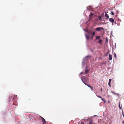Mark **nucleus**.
<instances>
[{
  "label": "nucleus",
  "mask_w": 124,
  "mask_h": 124,
  "mask_svg": "<svg viewBox=\"0 0 124 124\" xmlns=\"http://www.w3.org/2000/svg\"><path fill=\"white\" fill-rule=\"evenodd\" d=\"M119 108H120V109H122V108L120 106V102H119Z\"/></svg>",
  "instance_id": "a211bd4d"
},
{
  "label": "nucleus",
  "mask_w": 124,
  "mask_h": 124,
  "mask_svg": "<svg viewBox=\"0 0 124 124\" xmlns=\"http://www.w3.org/2000/svg\"><path fill=\"white\" fill-rule=\"evenodd\" d=\"M41 117V118H42V121L43 122V123H45L46 122V121L45 120V119L43 118L42 117Z\"/></svg>",
  "instance_id": "6e6552de"
},
{
  "label": "nucleus",
  "mask_w": 124,
  "mask_h": 124,
  "mask_svg": "<svg viewBox=\"0 0 124 124\" xmlns=\"http://www.w3.org/2000/svg\"><path fill=\"white\" fill-rule=\"evenodd\" d=\"M44 123H43V124H44Z\"/></svg>",
  "instance_id": "cd10ccee"
},
{
  "label": "nucleus",
  "mask_w": 124,
  "mask_h": 124,
  "mask_svg": "<svg viewBox=\"0 0 124 124\" xmlns=\"http://www.w3.org/2000/svg\"><path fill=\"white\" fill-rule=\"evenodd\" d=\"M105 17L107 19H108L109 18V16L107 14L106 12H105Z\"/></svg>",
  "instance_id": "423d86ee"
},
{
  "label": "nucleus",
  "mask_w": 124,
  "mask_h": 124,
  "mask_svg": "<svg viewBox=\"0 0 124 124\" xmlns=\"http://www.w3.org/2000/svg\"><path fill=\"white\" fill-rule=\"evenodd\" d=\"M112 59V56L111 55L109 54V59L110 60H111Z\"/></svg>",
  "instance_id": "0eeeda50"
},
{
  "label": "nucleus",
  "mask_w": 124,
  "mask_h": 124,
  "mask_svg": "<svg viewBox=\"0 0 124 124\" xmlns=\"http://www.w3.org/2000/svg\"><path fill=\"white\" fill-rule=\"evenodd\" d=\"M85 73H87L88 72V70H86V69H85Z\"/></svg>",
  "instance_id": "412c9836"
},
{
  "label": "nucleus",
  "mask_w": 124,
  "mask_h": 124,
  "mask_svg": "<svg viewBox=\"0 0 124 124\" xmlns=\"http://www.w3.org/2000/svg\"><path fill=\"white\" fill-rule=\"evenodd\" d=\"M87 86L88 87H90V88H92V87H91V86H89V85H87Z\"/></svg>",
  "instance_id": "5701e85b"
},
{
  "label": "nucleus",
  "mask_w": 124,
  "mask_h": 124,
  "mask_svg": "<svg viewBox=\"0 0 124 124\" xmlns=\"http://www.w3.org/2000/svg\"><path fill=\"white\" fill-rule=\"evenodd\" d=\"M91 57V56L90 55H88V56H87L85 57V59L86 60H88L87 59L88 58L90 59Z\"/></svg>",
  "instance_id": "20e7f679"
},
{
  "label": "nucleus",
  "mask_w": 124,
  "mask_h": 124,
  "mask_svg": "<svg viewBox=\"0 0 124 124\" xmlns=\"http://www.w3.org/2000/svg\"><path fill=\"white\" fill-rule=\"evenodd\" d=\"M95 30L98 31H100L101 30H103L104 29L102 27H100L97 28L95 29Z\"/></svg>",
  "instance_id": "f03ea898"
},
{
  "label": "nucleus",
  "mask_w": 124,
  "mask_h": 124,
  "mask_svg": "<svg viewBox=\"0 0 124 124\" xmlns=\"http://www.w3.org/2000/svg\"><path fill=\"white\" fill-rule=\"evenodd\" d=\"M109 20L110 22L112 23H113L114 22V20L113 18H110L109 19Z\"/></svg>",
  "instance_id": "39448f33"
},
{
  "label": "nucleus",
  "mask_w": 124,
  "mask_h": 124,
  "mask_svg": "<svg viewBox=\"0 0 124 124\" xmlns=\"http://www.w3.org/2000/svg\"><path fill=\"white\" fill-rule=\"evenodd\" d=\"M83 73L82 72H81V73H80V74H82Z\"/></svg>",
  "instance_id": "bb28decb"
},
{
  "label": "nucleus",
  "mask_w": 124,
  "mask_h": 124,
  "mask_svg": "<svg viewBox=\"0 0 124 124\" xmlns=\"http://www.w3.org/2000/svg\"><path fill=\"white\" fill-rule=\"evenodd\" d=\"M111 15H114V13L113 11H111Z\"/></svg>",
  "instance_id": "6ab92c4d"
},
{
  "label": "nucleus",
  "mask_w": 124,
  "mask_h": 124,
  "mask_svg": "<svg viewBox=\"0 0 124 124\" xmlns=\"http://www.w3.org/2000/svg\"><path fill=\"white\" fill-rule=\"evenodd\" d=\"M98 97L101 98V99L102 98L100 96H98Z\"/></svg>",
  "instance_id": "393cba45"
},
{
  "label": "nucleus",
  "mask_w": 124,
  "mask_h": 124,
  "mask_svg": "<svg viewBox=\"0 0 124 124\" xmlns=\"http://www.w3.org/2000/svg\"><path fill=\"white\" fill-rule=\"evenodd\" d=\"M89 124H94V123L92 122V121H89Z\"/></svg>",
  "instance_id": "2eb2a0df"
},
{
  "label": "nucleus",
  "mask_w": 124,
  "mask_h": 124,
  "mask_svg": "<svg viewBox=\"0 0 124 124\" xmlns=\"http://www.w3.org/2000/svg\"><path fill=\"white\" fill-rule=\"evenodd\" d=\"M102 42V40L101 39H99L98 43H99L100 44H101Z\"/></svg>",
  "instance_id": "1a4fd4ad"
},
{
  "label": "nucleus",
  "mask_w": 124,
  "mask_h": 124,
  "mask_svg": "<svg viewBox=\"0 0 124 124\" xmlns=\"http://www.w3.org/2000/svg\"><path fill=\"white\" fill-rule=\"evenodd\" d=\"M111 93H113L114 94L116 95H117L118 96H119V94H118V93H115L114 92H113V91H111Z\"/></svg>",
  "instance_id": "9d476101"
},
{
  "label": "nucleus",
  "mask_w": 124,
  "mask_h": 124,
  "mask_svg": "<svg viewBox=\"0 0 124 124\" xmlns=\"http://www.w3.org/2000/svg\"><path fill=\"white\" fill-rule=\"evenodd\" d=\"M98 19L99 20H102L101 16H99L98 17Z\"/></svg>",
  "instance_id": "ddd939ff"
},
{
  "label": "nucleus",
  "mask_w": 124,
  "mask_h": 124,
  "mask_svg": "<svg viewBox=\"0 0 124 124\" xmlns=\"http://www.w3.org/2000/svg\"><path fill=\"white\" fill-rule=\"evenodd\" d=\"M108 84L110 87H111V83L110 82H108Z\"/></svg>",
  "instance_id": "aec40b11"
},
{
  "label": "nucleus",
  "mask_w": 124,
  "mask_h": 124,
  "mask_svg": "<svg viewBox=\"0 0 124 124\" xmlns=\"http://www.w3.org/2000/svg\"><path fill=\"white\" fill-rule=\"evenodd\" d=\"M113 55L114 57L116 58V54L115 53H114L113 54Z\"/></svg>",
  "instance_id": "4468645a"
},
{
  "label": "nucleus",
  "mask_w": 124,
  "mask_h": 124,
  "mask_svg": "<svg viewBox=\"0 0 124 124\" xmlns=\"http://www.w3.org/2000/svg\"><path fill=\"white\" fill-rule=\"evenodd\" d=\"M100 37L99 36H97L96 37V40H97V39H100Z\"/></svg>",
  "instance_id": "9b49d317"
},
{
  "label": "nucleus",
  "mask_w": 124,
  "mask_h": 124,
  "mask_svg": "<svg viewBox=\"0 0 124 124\" xmlns=\"http://www.w3.org/2000/svg\"><path fill=\"white\" fill-rule=\"evenodd\" d=\"M101 90L102 91V89H101Z\"/></svg>",
  "instance_id": "a878e982"
},
{
  "label": "nucleus",
  "mask_w": 124,
  "mask_h": 124,
  "mask_svg": "<svg viewBox=\"0 0 124 124\" xmlns=\"http://www.w3.org/2000/svg\"><path fill=\"white\" fill-rule=\"evenodd\" d=\"M105 103L106 102V100L104 98H102L101 99Z\"/></svg>",
  "instance_id": "dca6fc26"
},
{
  "label": "nucleus",
  "mask_w": 124,
  "mask_h": 124,
  "mask_svg": "<svg viewBox=\"0 0 124 124\" xmlns=\"http://www.w3.org/2000/svg\"><path fill=\"white\" fill-rule=\"evenodd\" d=\"M93 14L91 13V14L89 15V18L88 20V21H89L90 20H92V19L93 17Z\"/></svg>",
  "instance_id": "7ed1b4c3"
},
{
  "label": "nucleus",
  "mask_w": 124,
  "mask_h": 124,
  "mask_svg": "<svg viewBox=\"0 0 124 124\" xmlns=\"http://www.w3.org/2000/svg\"><path fill=\"white\" fill-rule=\"evenodd\" d=\"M111 79H110L109 80V82L111 83Z\"/></svg>",
  "instance_id": "4be33fe9"
},
{
  "label": "nucleus",
  "mask_w": 124,
  "mask_h": 124,
  "mask_svg": "<svg viewBox=\"0 0 124 124\" xmlns=\"http://www.w3.org/2000/svg\"><path fill=\"white\" fill-rule=\"evenodd\" d=\"M84 124V123L82 122H81L79 123L78 124Z\"/></svg>",
  "instance_id": "f3484780"
},
{
  "label": "nucleus",
  "mask_w": 124,
  "mask_h": 124,
  "mask_svg": "<svg viewBox=\"0 0 124 124\" xmlns=\"http://www.w3.org/2000/svg\"><path fill=\"white\" fill-rule=\"evenodd\" d=\"M82 80V81L83 82V83L85 84V85H87L86 84V83H85V82H84Z\"/></svg>",
  "instance_id": "b1692460"
},
{
  "label": "nucleus",
  "mask_w": 124,
  "mask_h": 124,
  "mask_svg": "<svg viewBox=\"0 0 124 124\" xmlns=\"http://www.w3.org/2000/svg\"><path fill=\"white\" fill-rule=\"evenodd\" d=\"M92 34V31H89L88 32L87 34L85 35L87 39V40H89L90 39H92L93 38L91 36Z\"/></svg>",
  "instance_id": "f257e3e1"
},
{
  "label": "nucleus",
  "mask_w": 124,
  "mask_h": 124,
  "mask_svg": "<svg viewBox=\"0 0 124 124\" xmlns=\"http://www.w3.org/2000/svg\"><path fill=\"white\" fill-rule=\"evenodd\" d=\"M95 33L94 32H93V33H92V36H91V37H92L93 39V36H94V35H95Z\"/></svg>",
  "instance_id": "f8f14e48"
}]
</instances>
